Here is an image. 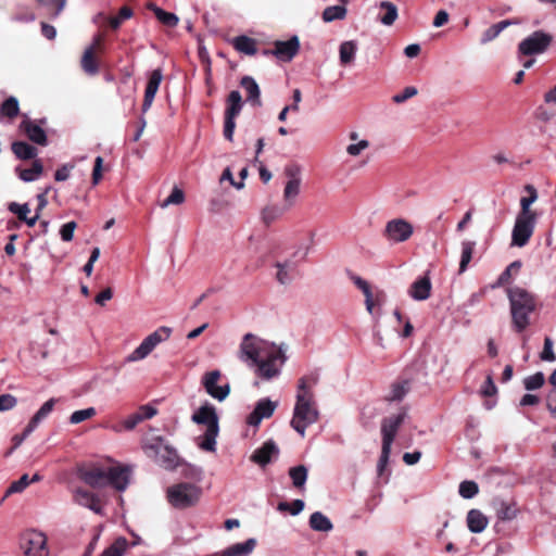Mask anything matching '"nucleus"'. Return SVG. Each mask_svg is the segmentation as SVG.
<instances>
[{
  "label": "nucleus",
  "instance_id": "obj_13",
  "mask_svg": "<svg viewBox=\"0 0 556 556\" xmlns=\"http://www.w3.org/2000/svg\"><path fill=\"white\" fill-rule=\"evenodd\" d=\"M536 223V216H520L517 215L515 225L511 231V245L523 247L528 243L533 235Z\"/></svg>",
  "mask_w": 556,
  "mask_h": 556
},
{
  "label": "nucleus",
  "instance_id": "obj_64",
  "mask_svg": "<svg viewBox=\"0 0 556 556\" xmlns=\"http://www.w3.org/2000/svg\"><path fill=\"white\" fill-rule=\"evenodd\" d=\"M547 409L551 413V415L556 418V388H553L547 396L546 400Z\"/></svg>",
  "mask_w": 556,
  "mask_h": 556
},
{
  "label": "nucleus",
  "instance_id": "obj_53",
  "mask_svg": "<svg viewBox=\"0 0 556 556\" xmlns=\"http://www.w3.org/2000/svg\"><path fill=\"white\" fill-rule=\"evenodd\" d=\"M132 16V11L128 7L121 8L118 14L110 18V26L114 29L118 28L123 21Z\"/></svg>",
  "mask_w": 556,
  "mask_h": 556
},
{
  "label": "nucleus",
  "instance_id": "obj_60",
  "mask_svg": "<svg viewBox=\"0 0 556 556\" xmlns=\"http://www.w3.org/2000/svg\"><path fill=\"white\" fill-rule=\"evenodd\" d=\"M77 227V224L75 222H68L64 224L60 229V235L63 241H71L74 237V231Z\"/></svg>",
  "mask_w": 556,
  "mask_h": 556
},
{
  "label": "nucleus",
  "instance_id": "obj_29",
  "mask_svg": "<svg viewBox=\"0 0 556 556\" xmlns=\"http://www.w3.org/2000/svg\"><path fill=\"white\" fill-rule=\"evenodd\" d=\"M240 85L247 92V100L254 105H258L261 103V90L255 79L251 76H244L241 78Z\"/></svg>",
  "mask_w": 556,
  "mask_h": 556
},
{
  "label": "nucleus",
  "instance_id": "obj_62",
  "mask_svg": "<svg viewBox=\"0 0 556 556\" xmlns=\"http://www.w3.org/2000/svg\"><path fill=\"white\" fill-rule=\"evenodd\" d=\"M390 453H391V446L382 445L381 455H380L378 466H377L379 475L382 473L386 466L388 465Z\"/></svg>",
  "mask_w": 556,
  "mask_h": 556
},
{
  "label": "nucleus",
  "instance_id": "obj_36",
  "mask_svg": "<svg viewBox=\"0 0 556 556\" xmlns=\"http://www.w3.org/2000/svg\"><path fill=\"white\" fill-rule=\"evenodd\" d=\"M357 52V43L354 40L343 41L339 48L340 62L343 65L352 63Z\"/></svg>",
  "mask_w": 556,
  "mask_h": 556
},
{
  "label": "nucleus",
  "instance_id": "obj_9",
  "mask_svg": "<svg viewBox=\"0 0 556 556\" xmlns=\"http://www.w3.org/2000/svg\"><path fill=\"white\" fill-rule=\"evenodd\" d=\"M413 233V224L402 217L388 220L382 231L383 238L391 244L406 242Z\"/></svg>",
  "mask_w": 556,
  "mask_h": 556
},
{
  "label": "nucleus",
  "instance_id": "obj_35",
  "mask_svg": "<svg viewBox=\"0 0 556 556\" xmlns=\"http://www.w3.org/2000/svg\"><path fill=\"white\" fill-rule=\"evenodd\" d=\"M235 49L247 55H254L256 53V41L248 36H238L232 39Z\"/></svg>",
  "mask_w": 556,
  "mask_h": 556
},
{
  "label": "nucleus",
  "instance_id": "obj_33",
  "mask_svg": "<svg viewBox=\"0 0 556 556\" xmlns=\"http://www.w3.org/2000/svg\"><path fill=\"white\" fill-rule=\"evenodd\" d=\"M379 9L384 11V14L378 17L380 23L384 26H391L399 16L396 5L391 1L384 0L379 3Z\"/></svg>",
  "mask_w": 556,
  "mask_h": 556
},
{
  "label": "nucleus",
  "instance_id": "obj_22",
  "mask_svg": "<svg viewBox=\"0 0 556 556\" xmlns=\"http://www.w3.org/2000/svg\"><path fill=\"white\" fill-rule=\"evenodd\" d=\"M74 501L80 506L87 507L94 511L96 514H101L102 508L100 505L99 497L93 494L92 492H89L84 489H76L74 491Z\"/></svg>",
  "mask_w": 556,
  "mask_h": 556
},
{
  "label": "nucleus",
  "instance_id": "obj_63",
  "mask_svg": "<svg viewBox=\"0 0 556 556\" xmlns=\"http://www.w3.org/2000/svg\"><path fill=\"white\" fill-rule=\"evenodd\" d=\"M521 264L520 262L516 261V262H513L500 276L498 278V283H505L508 281L510 275L513 271H518L519 268H520Z\"/></svg>",
  "mask_w": 556,
  "mask_h": 556
},
{
  "label": "nucleus",
  "instance_id": "obj_17",
  "mask_svg": "<svg viewBox=\"0 0 556 556\" xmlns=\"http://www.w3.org/2000/svg\"><path fill=\"white\" fill-rule=\"evenodd\" d=\"M278 407V402L271 401L268 397L261 399L253 412L247 417V422L250 426L257 427L265 418H269Z\"/></svg>",
  "mask_w": 556,
  "mask_h": 556
},
{
  "label": "nucleus",
  "instance_id": "obj_57",
  "mask_svg": "<svg viewBox=\"0 0 556 556\" xmlns=\"http://www.w3.org/2000/svg\"><path fill=\"white\" fill-rule=\"evenodd\" d=\"M541 358L547 362H554L556 359L555 353L553 351V340L549 337H546L544 340V348L541 353Z\"/></svg>",
  "mask_w": 556,
  "mask_h": 556
},
{
  "label": "nucleus",
  "instance_id": "obj_58",
  "mask_svg": "<svg viewBox=\"0 0 556 556\" xmlns=\"http://www.w3.org/2000/svg\"><path fill=\"white\" fill-rule=\"evenodd\" d=\"M17 404V400L12 394H2L0 395V412H7L14 408Z\"/></svg>",
  "mask_w": 556,
  "mask_h": 556
},
{
  "label": "nucleus",
  "instance_id": "obj_23",
  "mask_svg": "<svg viewBox=\"0 0 556 556\" xmlns=\"http://www.w3.org/2000/svg\"><path fill=\"white\" fill-rule=\"evenodd\" d=\"M431 287L429 277L424 276L412 283L408 294L415 301H425L430 296Z\"/></svg>",
  "mask_w": 556,
  "mask_h": 556
},
{
  "label": "nucleus",
  "instance_id": "obj_54",
  "mask_svg": "<svg viewBox=\"0 0 556 556\" xmlns=\"http://www.w3.org/2000/svg\"><path fill=\"white\" fill-rule=\"evenodd\" d=\"M517 515V508L507 503H502L500 508L497 509V516L502 520H511Z\"/></svg>",
  "mask_w": 556,
  "mask_h": 556
},
{
  "label": "nucleus",
  "instance_id": "obj_42",
  "mask_svg": "<svg viewBox=\"0 0 556 556\" xmlns=\"http://www.w3.org/2000/svg\"><path fill=\"white\" fill-rule=\"evenodd\" d=\"M473 249H475V242H472V241H464L462 243V256H460V263H459V273H464L467 269V266L472 258Z\"/></svg>",
  "mask_w": 556,
  "mask_h": 556
},
{
  "label": "nucleus",
  "instance_id": "obj_5",
  "mask_svg": "<svg viewBox=\"0 0 556 556\" xmlns=\"http://www.w3.org/2000/svg\"><path fill=\"white\" fill-rule=\"evenodd\" d=\"M513 325L518 332L523 331L530 324V315L535 308L534 298L520 287L508 290Z\"/></svg>",
  "mask_w": 556,
  "mask_h": 556
},
{
  "label": "nucleus",
  "instance_id": "obj_39",
  "mask_svg": "<svg viewBox=\"0 0 556 556\" xmlns=\"http://www.w3.org/2000/svg\"><path fill=\"white\" fill-rule=\"evenodd\" d=\"M42 170L43 166L41 162L36 160L30 168L18 170V177L25 182L35 181L40 177Z\"/></svg>",
  "mask_w": 556,
  "mask_h": 556
},
{
  "label": "nucleus",
  "instance_id": "obj_7",
  "mask_svg": "<svg viewBox=\"0 0 556 556\" xmlns=\"http://www.w3.org/2000/svg\"><path fill=\"white\" fill-rule=\"evenodd\" d=\"M202 494V490L200 486L181 482L174 484L166 490V497L168 503L179 509L188 508L195 505Z\"/></svg>",
  "mask_w": 556,
  "mask_h": 556
},
{
  "label": "nucleus",
  "instance_id": "obj_18",
  "mask_svg": "<svg viewBox=\"0 0 556 556\" xmlns=\"http://www.w3.org/2000/svg\"><path fill=\"white\" fill-rule=\"evenodd\" d=\"M300 49V40L298 36L291 37L289 40L286 41H276L275 42V49L271 51L266 50L265 54H274L277 59L283 62L291 61Z\"/></svg>",
  "mask_w": 556,
  "mask_h": 556
},
{
  "label": "nucleus",
  "instance_id": "obj_45",
  "mask_svg": "<svg viewBox=\"0 0 556 556\" xmlns=\"http://www.w3.org/2000/svg\"><path fill=\"white\" fill-rule=\"evenodd\" d=\"M362 292H363V294L365 296L366 311L369 314H372L375 305L376 304H380V302H381V300L383 298V293L382 292H378L376 295H374L370 286H368Z\"/></svg>",
  "mask_w": 556,
  "mask_h": 556
},
{
  "label": "nucleus",
  "instance_id": "obj_47",
  "mask_svg": "<svg viewBox=\"0 0 556 556\" xmlns=\"http://www.w3.org/2000/svg\"><path fill=\"white\" fill-rule=\"evenodd\" d=\"M185 201V193L178 187H175L170 194L160 204L162 208H166L169 205H179Z\"/></svg>",
  "mask_w": 556,
  "mask_h": 556
},
{
  "label": "nucleus",
  "instance_id": "obj_25",
  "mask_svg": "<svg viewBox=\"0 0 556 556\" xmlns=\"http://www.w3.org/2000/svg\"><path fill=\"white\" fill-rule=\"evenodd\" d=\"M467 527L472 533H481L489 525L486 516L479 509H471L467 514Z\"/></svg>",
  "mask_w": 556,
  "mask_h": 556
},
{
  "label": "nucleus",
  "instance_id": "obj_38",
  "mask_svg": "<svg viewBox=\"0 0 556 556\" xmlns=\"http://www.w3.org/2000/svg\"><path fill=\"white\" fill-rule=\"evenodd\" d=\"M289 476L292 480V484L296 489H302L307 480V468L303 465L291 467L289 469Z\"/></svg>",
  "mask_w": 556,
  "mask_h": 556
},
{
  "label": "nucleus",
  "instance_id": "obj_14",
  "mask_svg": "<svg viewBox=\"0 0 556 556\" xmlns=\"http://www.w3.org/2000/svg\"><path fill=\"white\" fill-rule=\"evenodd\" d=\"M286 176L288 178L283 189V203L286 207H292L301 191V176L298 167H287Z\"/></svg>",
  "mask_w": 556,
  "mask_h": 556
},
{
  "label": "nucleus",
  "instance_id": "obj_43",
  "mask_svg": "<svg viewBox=\"0 0 556 556\" xmlns=\"http://www.w3.org/2000/svg\"><path fill=\"white\" fill-rule=\"evenodd\" d=\"M346 15L344 5L328 7L324 10L323 18L325 22H332L336 20H343Z\"/></svg>",
  "mask_w": 556,
  "mask_h": 556
},
{
  "label": "nucleus",
  "instance_id": "obj_8",
  "mask_svg": "<svg viewBox=\"0 0 556 556\" xmlns=\"http://www.w3.org/2000/svg\"><path fill=\"white\" fill-rule=\"evenodd\" d=\"M170 328L161 327L154 332L150 333L140 345L135 349L127 357V363H135L144 359L161 342L167 340L170 336Z\"/></svg>",
  "mask_w": 556,
  "mask_h": 556
},
{
  "label": "nucleus",
  "instance_id": "obj_1",
  "mask_svg": "<svg viewBox=\"0 0 556 556\" xmlns=\"http://www.w3.org/2000/svg\"><path fill=\"white\" fill-rule=\"evenodd\" d=\"M237 357L255 377L265 381L278 378L287 362L283 344H276L254 333L242 337Z\"/></svg>",
  "mask_w": 556,
  "mask_h": 556
},
{
  "label": "nucleus",
  "instance_id": "obj_3",
  "mask_svg": "<svg viewBox=\"0 0 556 556\" xmlns=\"http://www.w3.org/2000/svg\"><path fill=\"white\" fill-rule=\"evenodd\" d=\"M142 451L148 458L165 470L174 471L185 464L177 450L163 437L156 435L142 442Z\"/></svg>",
  "mask_w": 556,
  "mask_h": 556
},
{
  "label": "nucleus",
  "instance_id": "obj_19",
  "mask_svg": "<svg viewBox=\"0 0 556 556\" xmlns=\"http://www.w3.org/2000/svg\"><path fill=\"white\" fill-rule=\"evenodd\" d=\"M162 79H163V74L160 68L152 71V73L149 77L148 84H147L146 92H144V99H143V104H142L143 112H147L151 108Z\"/></svg>",
  "mask_w": 556,
  "mask_h": 556
},
{
  "label": "nucleus",
  "instance_id": "obj_41",
  "mask_svg": "<svg viewBox=\"0 0 556 556\" xmlns=\"http://www.w3.org/2000/svg\"><path fill=\"white\" fill-rule=\"evenodd\" d=\"M408 382H395L391 386L390 391L386 395V400L389 402L401 401L408 392Z\"/></svg>",
  "mask_w": 556,
  "mask_h": 556
},
{
  "label": "nucleus",
  "instance_id": "obj_12",
  "mask_svg": "<svg viewBox=\"0 0 556 556\" xmlns=\"http://www.w3.org/2000/svg\"><path fill=\"white\" fill-rule=\"evenodd\" d=\"M553 38L549 34L536 30L518 45V52L522 55L541 54L547 50Z\"/></svg>",
  "mask_w": 556,
  "mask_h": 556
},
{
  "label": "nucleus",
  "instance_id": "obj_32",
  "mask_svg": "<svg viewBox=\"0 0 556 556\" xmlns=\"http://www.w3.org/2000/svg\"><path fill=\"white\" fill-rule=\"evenodd\" d=\"M287 210H289V207H286L285 204L282 206L277 204L266 205L261 213L262 220L265 225L269 226L278 220Z\"/></svg>",
  "mask_w": 556,
  "mask_h": 556
},
{
  "label": "nucleus",
  "instance_id": "obj_10",
  "mask_svg": "<svg viewBox=\"0 0 556 556\" xmlns=\"http://www.w3.org/2000/svg\"><path fill=\"white\" fill-rule=\"evenodd\" d=\"M24 556H48L47 536L37 530H26L20 539Z\"/></svg>",
  "mask_w": 556,
  "mask_h": 556
},
{
  "label": "nucleus",
  "instance_id": "obj_15",
  "mask_svg": "<svg viewBox=\"0 0 556 556\" xmlns=\"http://www.w3.org/2000/svg\"><path fill=\"white\" fill-rule=\"evenodd\" d=\"M220 376L222 374L219 370H212L206 372L202 378V383L207 394L219 402L224 401L230 392L228 383L223 386L217 384Z\"/></svg>",
  "mask_w": 556,
  "mask_h": 556
},
{
  "label": "nucleus",
  "instance_id": "obj_44",
  "mask_svg": "<svg viewBox=\"0 0 556 556\" xmlns=\"http://www.w3.org/2000/svg\"><path fill=\"white\" fill-rule=\"evenodd\" d=\"M153 12L156 18L165 26L175 27L179 22V18L176 14L166 12L157 7L153 8Z\"/></svg>",
  "mask_w": 556,
  "mask_h": 556
},
{
  "label": "nucleus",
  "instance_id": "obj_61",
  "mask_svg": "<svg viewBox=\"0 0 556 556\" xmlns=\"http://www.w3.org/2000/svg\"><path fill=\"white\" fill-rule=\"evenodd\" d=\"M54 405V399H50L47 402H45L42 406L38 409V412L35 414L37 419H40L42 421L45 418H47L48 415L53 410Z\"/></svg>",
  "mask_w": 556,
  "mask_h": 556
},
{
  "label": "nucleus",
  "instance_id": "obj_40",
  "mask_svg": "<svg viewBox=\"0 0 556 556\" xmlns=\"http://www.w3.org/2000/svg\"><path fill=\"white\" fill-rule=\"evenodd\" d=\"M128 547V541L125 538H117L99 556H123Z\"/></svg>",
  "mask_w": 556,
  "mask_h": 556
},
{
  "label": "nucleus",
  "instance_id": "obj_20",
  "mask_svg": "<svg viewBox=\"0 0 556 556\" xmlns=\"http://www.w3.org/2000/svg\"><path fill=\"white\" fill-rule=\"evenodd\" d=\"M162 79H163V74L160 68L152 71V73L149 77L148 84H147L146 92H144V99H143V104H142L143 112H147L151 108Z\"/></svg>",
  "mask_w": 556,
  "mask_h": 556
},
{
  "label": "nucleus",
  "instance_id": "obj_30",
  "mask_svg": "<svg viewBox=\"0 0 556 556\" xmlns=\"http://www.w3.org/2000/svg\"><path fill=\"white\" fill-rule=\"evenodd\" d=\"M101 42V38L97 37L92 46L87 48L81 58V67L88 74H96L98 72V64L93 55V50Z\"/></svg>",
  "mask_w": 556,
  "mask_h": 556
},
{
  "label": "nucleus",
  "instance_id": "obj_52",
  "mask_svg": "<svg viewBox=\"0 0 556 556\" xmlns=\"http://www.w3.org/2000/svg\"><path fill=\"white\" fill-rule=\"evenodd\" d=\"M29 484L30 480L28 475H23L18 480L11 483V485L5 492V496H9L13 493H20L24 491Z\"/></svg>",
  "mask_w": 556,
  "mask_h": 556
},
{
  "label": "nucleus",
  "instance_id": "obj_2",
  "mask_svg": "<svg viewBox=\"0 0 556 556\" xmlns=\"http://www.w3.org/2000/svg\"><path fill=\"white\" fill-rule=\"evenodd\" d=\"M317 383L316 374L303 376L296 382L295 403L290 425L302 438L305 437L306 429L316 424L320 417L314 392Z\"/></svg>",
  "mask_w": 556,
  "mask_h": 556
},
{
  "label": "nucleus",
  "instance_id": "obj_51",
  "mask_svg": "<svg viewBox=\"0 0 556 556\" xmlns=\"http://www.w3.org/2000/svg\"><path fill=\"white\" fill-rule=\"evenodd\" d=\"M545 378L542 372H536L531 375L523 380V386L527 390H536L540 389L544 384Z\"/></svg>",
  "mask_w": 556,
  "mask_h": 556
},
{
  "label": "nucleus",
  "instance_id": "obj_21",
  "mask_svg": "<svg viewBox=\"0 0 556 556\" xmlns=\"http://www.w3.org/2000/svg\"><path fill=\"white\" fill-rule=\"evenodd\" d=\"M278 453V446L274 441L269 440L253 452L251 460L260 466H265L270 462L271 457L277 456Z\"/></svg>",
  "mask_w": 556,
  "mask_h": 556
},
{
  "label": "nucleus",
  "instance_id": "obj_34",
  "mask_svg": "<svg viewBox=\"0 0 556 556\" xmlns=\"http://www.w3.org/2000/svg\"><path fill=\"white\" fill-rule=\"evenodd\" d=\"M309 527L314 531L330 532L333 529L331 520L320 511H315L309 517Z\"/></svg>",
  "mask_w": 556,
  "mask_h": 556
},
{
  "label": "nucleus",
  "instance_id": "obj_31",
  "mask_svg": "<svg viewBox=\"0 0 556 556\" xmlns=\"http://www.w3.org/2000/svg\"><path fill=\"white\" fill-rule=\"evenodd\" d=\"M256 546L255 539H249L242 543H236L227 547L224 553L226 556H248L250 555Z\"/></svg>",
  "mask_w": 556,
  "mask_h": 556
},
{
  "label": "nucleus",
  "instance_id": "obj_4",
  "mask_svg": "<svg viewBox=\"0 0 556 556\" xmlns=\"http://www.w3.org/2000/svg\"><path fill=\"white\" fill-rule=\"evenodd\" d=\"M130 470L127 467H94L80 471V478L91 488L112 485L117 491H124L129 484Z\"/></svg>",
  "mask_w": 556,
  "mask_h": 556
},
{
  "label": "nucleus",
  "instance_id": "obj_59",
  "mask_svg": "<svg viewBox=\"0 0 556 556\" xmlns=\"http://www.w3.org/2000/svg\"><path fill=\"white\" fill-rule=\"evenodd\" d=\"M417 94V89L415 87H406L401 93H396L392 97L394 103H403L406 100L413 98Z\"/></svg>",
  "mask_w": 556,
  "mask_h": 556
},
{
  "label": "nucleus",
  "instance_id": "obj_26",
  "mask_svg": "<svg viewBox=\"0 0 556 556\" xmlns=\"http://www.w3.org/2000/svg\"><path fill=\"white\" fill-rule=\"evenodd\" d=\"M21 128L26 132L27 137L35 143L46 146L47 144V136L45 130L31 123L30 121H24L21 124Z\"/></svg>",
  "mask_w": 556,
  "mask_h": 556
},
{
  "label": "nucleus",
  "instance_id": "obj_48",
  "mask_svg": "<svg viewBox=\"0 0 556 556\" xmlns=\"http://www.w3.org/2000/svg\"><path fill=\"white\" fill-rule=\"evenodd\" d=\"M304 502L302 500H294L291 504L288 502H280L277 506L279 511H289L292 516L299 515L304 509Z\"/></svg>",
  "mask_w": 556,
  "mask_h": 556
},
{
  "label": "nucleus",
  "instance_id": "obj_28",
  "mask_svg": "<svg viewBox=\"0 0 556 556\" xmlns=\"http://www.w3.org/2000/svg\"><path fill=\"white\" fill-rule=\"evenodd\" d=\"M525 191L528 197L520 199L521 210L518 213L520 216H536L535 212L531 210V205L538 200V191L532 185L525 186Z\"/></svg>",
  "mask_w": 556,
  "mask_h": 556
},
{
  "label": "nucleus",
  "instance_id": "obj_6",
  "mask_svg": "<svg viewBox=\"0 0 556 556\" xmlns=\"http://www.w3.org/2000/svg\"><path fill=\"white\" fill-rule=\"evenodd\" d=\"M192 421L206 427L205 432L199 437L198 446L206 452H215L216 438L219 432L218 416L214 406L205 404L191 417Z\"/></svg>",
  "mask_w": 556,
  "mask_h": 556
},
{
  "label": "nucleus",
  "instance_id": "obj_16",
  "mask_svg": "<svg viewBox=\"0 0 556 556\" xmlns=\"http://www.w3.org/2000/svg\"><path fill=\"white\" fill-rule=\"evenodd\" d=\"M406 417V412L402 410L391 415L382 420L381 434L382 445L392 446L396 432Z\"/></svg>",
  "mask_w": 556,
  "mask_h": 556
},
{
  "label": "nucleus",
  "instance_id": "obj_11",
  "mask_svg": "<svg viewBox=\"0 0 556 556\" xmlns=\"http://www.w3.org/2000/svg\"><path fill=\"white\" fill-rule=\"evenodd\" d=\"M243 106L241 93L232 90L227 98V108L225 111L224 136L227 140L232 141L236 128V117L240 114Z\"/></svg>",
  "mask_w": 556,
  "mask_h": 556
},
{
  "label": "nucleus",
  "instance_id": "obj_27",
  "mask_svg": "<svg viewBox=\"0 0 556 556\" xmlns=\"http://www.w3.org/2000/svg\"><path fill=\"white\" fill-rule=\"evenodd\" d=\"M517 24L516 21L513 20H504L496 24L491 25L488 29H485L480 38L481 45H486L490 41L494 40L498 37V35L506 29L508 26Z\"/></svg>",
  "mask_w": 556,
  "mask_h": 556
},
{
  "label": "nucleus",
  "instance_id": "obj_24",
  "mask_svg": "<svg viewBox=\"0 0 556 556\" xmlns=\"http://www.w3.org/2000/svg\"><path fill=\"white\" fill-rule=\"evenodd\" d=\"M277 273H276V279L281 285H289L291 283L294 278L296 277V265L292 261H286L282 263L276 264Z\"/></svg>",
  "mask_w": 556,
  "mask_h": 556
},
{
  "label": "nucleus",
  "instance_id": "obj_50",
  "mask_svg": "<svg viewBox=\"0 0 556 556\" xmlns=\"http://www.w3.org/2000/svg\"><path fill=\"white\" fill-rule=\"evenodd\" d=\"M94 415H96V409L93 407H88L85 409L74 412L70 417V421L73 425H77L87 419L92 418Z\"/></svg>",
  "mask_w": 556,
  "mask_h": 556
},
{
  "label": "nucleus",
  "instance_id": "obj_37",
  "mask_svg": "<svg viewBox=\"0 0 556 556\" xmlns=\"http://www.w3.org/2000/svg\"><path fill=\"white\" fill-rule=\"evenodd\" d=\"M12 151L21 160H30L37 155V149L24 141L14 142Z\"/></svg>",
  "mask_w": 556,
  "mask_h": 556
},
{
  "label": "nucleus",
  "instance_id": "obj_56",
  "mask_svg": "<svg viewBox=\"0 0 556 556\" xmlns=\"http://www.w3.org/2000/svg\"><path fill=\"white\" fill-rule=\"evenodd\" d=\"M9 211L15 214L20 220H24L28 216L30 208L27 203L18 204L16 202H11L9 204Z\"/></svg>",
  "mask_w": 556,
  "mask_h": 556
},
{
  "label": "nucleus",
  "instance_id": "obj_49",
  "mask_svg": "<svg viewBox=\"0 0 556 556\" xmlns=\"http://www.w3.org/2000/svg\"><path fill=\"white\" fill-rule=\"evenodd\" d=\"M458 492L463 498H472L478 494L479 488L475 481L466 480L459 484Z\"/></svg>",
  "mask_w": 556,
  "mask_h": 556
},
{
  "label": "nucleus",
  "instance_id": "obj_55",
  "mask_svg": "<svg viewBox=\"0 0 556 556\" xmlns=\"http://www.w3.org/2000/svg\"><path fill=\"white\" fill-rule=\"evenodd\" d=\"M368 148H369V141L366 139H363V140H358L357 142L350 143L346 147V153L351 156H358Z\"/></svg>",
  "mask_w": 556,
  "mask_h": 556
},
{
  "label": "nucleus",
  "instance_id": "obj_46",
  "mask_svg": "<svg viewBox=\"0 0 556 556\" xmlns=\"http://www.w3.org/2000/svg\"><path fill=\"white\" fill-rule=\"evenodd\" d=\"M0 114L2 116H8L10 118L16 116L18 114V101L14 97H10L7 99L1 108H0Z\"/></svg>",
  "mask_w": 556,
  "mask_h": 556
}]
</instances>
